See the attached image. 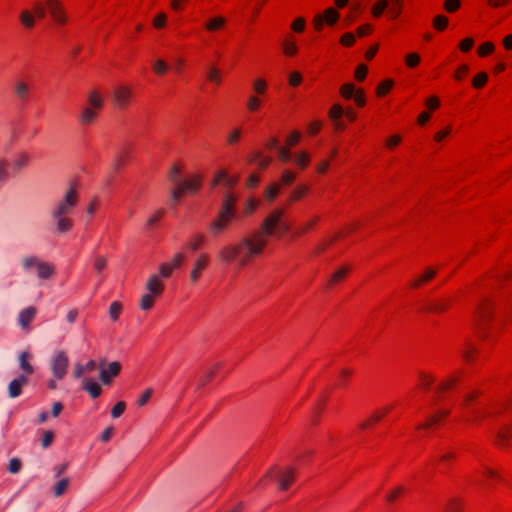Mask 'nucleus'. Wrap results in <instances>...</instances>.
I'll return each mask as SVG.
<instances>
[{"label":"nucleus","mask_w":512,"mask_h":512,"mask_svg":"<svg viewBox=\"0 0 512 512\" xmlns=\"http://www.w3.org/2000/svg\"><path fill=\"white\" fill-rule=\"evenodd\" d=\"M491 305L488 301H484L477 308L478 325L481 326L490 315Z\"/></svg>","instance_id":"5701e85b"},{"label":"nucleus","mask_w":512,"mask_h":512,"mask_svg":"<svg viewBox=\"0 0 512 512\" xmlns=\"http://www.w3.org/2000/svg\"><path fill=\"white\" fill-rule=\"evenodd\" d=\"M209 261L207 254L198 255L194 262V267L190 272V280L192 283H196L200 277L201 272L206 268Z\"/></svg>","instance_id":"f8f14e48"},{"label":"nucleus","mask_w":512,"mask_h":512,"mask_svg":"<svg viewBox=\"0 0 512 512\" xmlns=\"http://www.w3.org/2000/svg\"><path fill=\"white\" fill-rule=\"evenodd\" d=\"M121 310H122V305L119 302L115 301V302L111 303V305L109 307V316H110L111 320L116 321L119 318Z\"/></svg>","instance_id":"e433bc0d"},{"label":"nucleus","mask_w":512,"mask_h":512,"mask_svg":"<svg viewBox=\"0 0 512 512\" xmlns=\"http://www.w3.org/2000/svg\"><path fill=\"white\" fill-rule=\"evenodd\" d=\"M339 18V13L334 8H328L324 12V14H318L314 18V27L317 30H321L323 28L324 22H327L328 25H334Z\"/></svg>","instance_id":"0eeeda50"},{"label":"nucleus","mask_w":512,"mask_h":512,"mask_svg":"<svg viewBox=\"0 0 512 512\" xmlns=\"http://www.w3.org/2000/svg\"><path fill=\"white\" fill-rule=\"evenodd\" d=\"M261 105V100L255 96L251 95L247 101V109L251 112H254L259 109Z\"/></svg>","instance_id":"c03bdc74"},{"label":"nucleus","mask_w":512,"mask_h":512,"mask_svg":"<svg viewBox=\"0 0 512 512\" xmlns=\"http://www.w3.org/2000/svg\"><path fill=\"white\" fill-rule=\"evenodd\" d=\"M201 187V179L199 176H195L189 180L178 182L177 188L181 190L182 194L186 193H197Z\"/></svg>","instance_id":"ddd939ff"},{"label":"nucleus","mask_w":512,"mask_h":512,"mask_svg":"<svg viewBox=\"0 0 512 512\" xmlns=\"http://www.w3.org/2000/svg\"><path fill=\"white\" fill-rule=\"evenodd\" d=\"M300 138H301L300 133L298 131H294L288 135L287 144L289 146H294L299 142Z\"/></svg>","instance_id":"774afa93"},{"label":"nucleus","mask_w":512,"mask_h":512,"mask_svg":"<svg viewBox=\"0 0 512 512\" xmlns=\"http://www.w3.org/2000/svg\"><path fill=\"white\" fill-rule=\"evenodd\" d=\"M88 103L90 108L98 110L103 106V99L97 91H92L88 95Z\"/></svg>","instance_id":"393cba45"},{"label":"nucleus","mask_w":512,"mask_h":512,"mask_svg":"<svg viewBox=\"0 0 512 512\" xmlns=\"http://www.w3.org/2000/svg\"><path fill=\"white\" fill-rule=\"evenodd\" d=\"M146 290L149 294L160 296L164 290V284L160 281L158 275H151L146 283Z\"/></svg>","instance_id":"4468645a"},{"label":"nucleus","mask_w":512,"mask_h":512,"mask_svg":"<svg viewBox=\"0 0 512 512\" xmlns=\"http://www.w3.org/2000/svg\"><path fill=\"white\" fill-rule=\"evenodd\" d=\"M488 76L486 73L481 72L473 78L472 84L475 88H481L487 82Z\"/></svg>","instance_id":"49530a36"},{"label":"nucleus","mask_w":512,"mask_h":512,"mask_svg":"<svg viewBox=\"0 0 512 512\" xmlns=\"http://www.w3.org/2000/svg\"><path fill=\"white\" fill-rule=\"evenodd\" d=\"M179 174H180V169H179V167H178V166H176V165H174V166L170 169V171H169V173H168V178H169V180L173 181L174 183H176V184L178 185V182H180V181L178 180V176H179Z\"/></svg>","instance_id":"69168bd1"},{"label":"nucleus","mask_w":512,"mask_h":512,"mask_svg":"<svg viewBox=\"0 0 512 512\" xmlns=\"http://www.w3.org/2000/svg\"><path fill=\"white\" fill-rule=\"evenodd\" d=\"M283 214L282 209L274 210L263 220L260 231L237 243L223 246L217 255L219 260L224 264H235L237 268H243L252 257L262 253L268 237H281L289 231L290 226L282 221Z\"/></svg>","instance_id":"f257e3e1"},{"label":"nucleus","mask_w":512,"mask_h":512,"mask_svg":"<svg viewBox=\"0 0 512 512\" xmlns=\"http://www.w3.org/2000/svg\"><path fill=\"white\" fill-rule=\"evenodd\" d=\"M30 359L31 354L29 352L24 351L19 355V366L27 377L34 373V368L29 362Z\"/></svg>","instance_id":"6ab92c4d"},{"label":"nucleus","mask_w":512,"mask_h":512,"mask_svg":"<svg viewBox=\"0 0 512 512\" xmlns=\"http://www.w3.org/2000/svg\"><path fill=\"white\" fill-rule=\"evenodd\" d=\"M208 79L216 84L220 83L219 70L216 67H211L208 72Z\"/></svg>","instance_id":"0e129e2a"},{"label":"nucleus","mask_w":512,"mask_h":512,"mask_svg":"<svg viewBox=\"0 0 512 512\" xmlns=\"http://www.w3.org/2000/svg\"><path fill=\"white\" fill-rule=\"evenodd\" d=\"M344 114V110L341 105L335 104L331 107L329 111V117L332 120H339Z\"/></svg>","instance_id":"ea45409f"},{"label":"nucleus","mask_w":512,"mask_h":512,"mask_svg":"<svg viewBox=\"0 0 512 512\" xmlns=\"http://www.w3.org/2000/svg\"><path fill=\"white\" fill-rule=\"evenodd\" d=\"M309 190V187L307 185H301L293 190L291 194V200H298L301 199L305 193Z\"/></svg>","instance_id":"de8ad7c7"},{"label":"nucleus","mask_w":512,"mask_h":512,"mask_svg":"<svg viewBox=\"0 0 512 512\" xmlns=\"http://www.w3.org/2000/svg\"><path fill=\"white\" fill-rule=\"evenodd\" d=\"M436 273H437L436 269L428 268L420 278L416 279L413 282L412 286L419 287L422 283L427 282V281L431 280L432 278H434Z\"/></svg>","instance_id":"c756f323"},{"label":"nucleus","mask_w":512,"mask_h":512,"mask_svg":"<svg viewBox=\"0 0 512 512\" xmlns=\"http://www.w3.org/2000/svg\"><path fill=\"white\" fill-rule=\"evenodd\" d=\"M392 86H393L392 80H385L384 82H382L381 84L378 85L377 94L379 96L384 95Z\"/></svg>","instance_id":"864d4df0"},{"label":"nucleus","mask_w":512,"mask_h":512,"mask_svg":"<svg viewBox=\"0 0 512 512\" xmlns=\"http://www.w3.org/2000/svg\"><path fill=\"white\" fill-rule=\"evenodd\" d=\"M24 270L34 269L40 279H48L54 272V266L36 256H25L21 260Z\"/></svg>","instance_id":"f03ea898"},{"label":"nucleus","mask_w":512,"mask_h":512,"mask_svg":"<svg viewBox=\"0 0 512 512\" xmlns=\"http://www.w3.org/2000/svg\"><path fill=\"white\" fill-rule=\"evenodd\" d=\"M390 1L389 0H379L373 7H372V14L375 17H379L382 15L383 11L389 6Z\"/></svg>","instance_id":"f704fd0d"},{"label":"nucleus","mask_w":512,"mask_h":512,"mask_svg":"<svg viewBox=\"0 0 512 512\" xmlns=\"http://www.w3.org/2000/svg\"><path fill=\"white\" fill-rule=\"evenodd\" d=\"M97 118V111L95 109H92L90 107H84L82 109V113L80 115V123L82 125H89L93 123Z\"/></svg>","instance_id":"412c9836"},{"label":"nucleus","mask_w":512,"mask_h":512,"mask_svg":"<svg viewBox=\"0 0 512 512\" xmlns=\"http://www.w3.org/2000/svg\"><path fill=\"white\" fill-rule=\"evenodd\" d=\"M280 191V185L273 183L269 185L265 190V196L269 201H273Z\"/></svg>","instance_id":"c9c22d12"},{"label":"nucleus","mask_w":512,"mask_h":512,"mask_svg":"<svg viewBox=\"0 0 512 512\" xmlns=\"http://www.w3.org/2000/svg\"><path fill=\"white\" fill-rule=\"evenodd\" d=\"M20 21L27 29H32L35 25V16L28 10H23L20 14Z\"/></svg>","instance_id":"bb28decb"},{"label":"nucleus","mask_w":512,"mask_h":512,"mask_svg":"<svg viewBox=\"0 0 512 512\" xmlns=\"http://www.w3.org/2000/svg\"><path fill=\"white\" fill-rule=\"evenodd\" d=\"M105 360L100 361L99 379L104 385H109L111 379L117 376L121 370V364L117 361L111 362L107 368L104 367Z\"/></svg>","instance_id":"39448f33"},{"label":"nucleus","mask_w":512,"mask_h":512,"mask_svg":"<svg viewBox=\"0 0 512 512\" xmlns=\"http://www.w3.org/2000/svg\"><path fill=\"white\" fill-rule=\"evenodd\" d=\"M295 472L293 469H288L278 476V486L281 490H286L294 479Z\"/></svg>","instance_id":"aec40b11"},{"label":"nucleus","mask_w":512,"mask_h":512,"mask_svg":"<svg viewBox=\"0 0 512 512\" xmlns=\"http://www.w3.org/2000/svg\"><path fill=\"white\" fill-rule=\"evenodd\" d=\"M46 3L53 19L57 23L64 24L66 16L61 2L59 0H46Z\"/></svg>","instance_id":"9d476101"},{"label":"nucleus","mask_w":512,"mask_h":512,"mask_svg":"<svg viewBox=\"0 0 512 512\" xmlns=\"http://www.w3.org/2000/svg\"><path fill=\"white\" fill-rule=\"evenodd\" d=\"M182 196L183 194L181 190H179L177 187L172 189L170 192L169 204L172 207L176 206L180 202Z\"/></svg>","instance_id":"37998d69"},{"label":"nucleus","mask_w":512,"mask_h":512,"mask_svg":"<svg viewBox=\"0 0 512 512\" xmlns=\"http://www.w3.org/2000/svg\"><path fill=\"white\" fill-rule=\"evenodd\" d=\"M447 23L448 19L444 15H438L434 18V27L439 31L443 30L447 26Z\"/></svg>","instance_id":"09e8293b"},{"label":"nucleus","mask_w":512,"mask_h":512,"mask_svg":"<svg viewBox=\"0 0 512 512\" xmlns=\"http://www.w3.org/2000/svg\"><path fill=\"white\" fill-rule=\"evenodd\" d=\"M36 315V309L34 307H27L23 309L18 316V324L21 328L25 329L29 326L30 322Z\"/></svg>","instance_id":"dca6fc26"},{"label":"nucleus","mask_w":512,"mask_h":512,"mask_svg":"<svg viewBox=\"0 0 512 512\" xmlns=\"http://www.w3.org/2000/svg\"><path fill=\"white\" fill-rule=\"evenodd\" d=\"M444 7L447 12H455L460 7L459 0H446L444 3Z\"/></svg>","instance_id":"4d7b16f0"},{"label":"nucleus","mask_w":512,"mask_h":512,"mask_svg":"<svg viewBox=\"0 0 512 512\" xmlns=\"http://www.w3.org/2000/svg\"><path fill=\"white\" fill-rule=\"evenodd\" d=\"M267 84L263 79H258L253 83V88L256 93L263 94L266 91Z\"/></svg>","instance_id":"052dcab7"},{"label":"nucleus","mask_w":512,"mask_h":512,"mask_svg":"<svg viewBox=\"0 0 512 512\" xmlns=\"http://www.w3.org/2000/svg\"><path fill=\"white\" fill-rule=\"evenodd\" d=\"M205 240V236L203 234H200V233H197L195 234L191 241L188 243V247L191 251H196L198 250L201 245L203 244Z\"/></svg>","instance_id":"2f4dec72"},{"label":"nucleus","mask_w":512,"mask_h":512,"mask_svg":"<svg viewBox=\"0 0 512 512\" xmlns=\"http://www.w3.org/2000/svg\"><path fill=\"white\" fill-rule=\"evenodd\" d=\"M28 377L20 374L8 384V395L10 398H17L22 393V388L28 384Z\"/></svg>","instance_id":"6e6552de"},{"label":"nucleus","mask_w":512,"mask_h":512,"mask_svg":"<svg viewBox=\"0 0 512 512\" xmlns=\"http://www.w3.org/2000/svg\"><path fill=\"white\" fill-rule=\"evenodd\" d=\"M277 154H278V158L282 161V162H288L290 161L291 159V152L289 151L288 148H285V147H279L277 149Z\"/></svg>","instance_id":"3c124183"},{"label":"nucleus","mask_w":512,"mask_h":512,"mask_svg":"<svg viewBox=\"0 0 512 512\" xmlns=\"http://www.w3.org/2000/svg\"><path fill=\"white\" fill-rule=\"evenodd\" d=\"M367 71H368V68L366 65L364 64H360L356 71H355V77L358 81H363L366 77V74H367Z\"/></svg>","instance_id":"6e6d98bb"},{"label":"nucleus","mask_w":512,"mask_h":512,"mask_svg":"<svg viewBox=\"0 0 512 512\" xmlns=\"http://www.w3.org/2000/svg\"><path fill=\"white\" fill-rule=\"evenodd\" d=\"M235 203H236V198L233 197L231 194H226L224 196L220 212L235 217V215H236Z\"/></svg>","instance_id":"a211bd4d"},{"label":"nucleus","mask_w":512,"mask_h":512,"mask_svg":"<svg viewBox=\"0 0 512 512\" xmlns=\"http://www.w3.org/2000/svg\"><path fill=\"white\" fill-rule=\"evenodd\" d=\"M132 95V90L126 86H120L115 89L113 93V98L115 103L120 108H125L128 106L130 102V97Z\"/></svg>","instance_id":"9b49d317"},{"label":"nucleus","mask_w":512,"mask_h":512,"mask_svg":"<svg viewBox=\"0 0 512 512\" xmlns=\"http://www.w3.org/2000/svg\"><path fill=\"white\" fill-rule=\"evenodd\" d=\"M53 224L58 233H66L71 230L73 222L68 215L50 213Z\"/></svg>","instance_id":"1a4fd4ad"},{"label":"nucleus","mask_w":512,"mask_h":512,"mask_svg":"<svg viewBox=\"0 0 512 512\" xmlns=\"http://www.w3.org/2000/svg\"><path fill=\"white\" fill-rule=\"evenodd\" d=\"M125 408H126V403L124 401L117 402L111 409V416L113 418L120 417L123 414V412L125 411Z\"/></svg>","instance_id":"79ce46f5"},{"label":"nucleus","mask_w":512,"mask_h":512,"mask_svg":"<svg viewBox=\"0 0 512 512\" xmlns=\"http://www.w3.org/2000/svg\"><path fill=\"white\" fill-rule=\"evenodd\" d=\"M173 267L170 264H161L159 267L160 275L164 278L170 277L172 274Z\"/></svg>","instance_id":"e2e57ef3"},{"label":"nucleus","mask_w":512,"mask_h":512,"mask_svg":"<svg viewBox=\"0 0 512 512\" xmlns=\"http://www.w3.org/2000/svg\"><path fill=\"white\" fill-rule=\"evenodd\" d=\"M217 367H218V365H216L214 368H208L205 371L204 377L199 379L198 388L204 387L207 384V382L212 379V377L215 374V371H216Z\"/></svg>","instance_id":"58836bf2"},{"label":"nucleus","mask_w":512,"mask_h":512,"mask_svg":"<svg viewBox=\"0 0 512 512\" xmlns=\"http://www.w3.org/2000/svg\"><path fill=\"white\" fill-rule=\"evenodd\" d=\"M341 95L346 99H351L355 95V87L351 83H347L341 86Z\"/></svg>","instance_id":"4c0bfd02"},{"label":"nucleus","mask_w":512,"mask_h":512,"mask_svg":"<svg viewBox=\"0 0 512 512\" xmlns=\"http://www.w3.org/2000/svg\"><path fill=\"white\" fill-rule=\"evenodd\" d=\"M14 92L19 100L25 101L28 98L30 88L25 82L17 81L14 84Z\"/></svg>","instance_id":"4be33fe9"},{"label":"nucleus","mask_w":512,"mask_h":512,"mask_svg":"<svg viewBox=\"0 0 512 512\" xmlns=\"http://www.w3.org/2000/svg\"><path fill=\"white\" fill-rule=\"evenodd\" d=\"M166 19H167V17H166L165 13H163V12L159 13L153 20L154 27L157 29L163 28L166 24Z\"/></svg>","instance_id":"603ef678"},{"label":"nucleus","mask_w":512,"mask_h":512,"mask_svg":"<svg viewBox=\"0 0 512 512\" xmlns=\"http://www.w3.org/2000/svg\"><path fill=\"white\" fill-rule=\"evenodd\" d=\"M153 68L158 75H163L168 69V65L163 60H156L153 63Z\"/></svg>","instance_id":"8fccbe9b"},{"label":"nucleus","mask_w":512,"mask_h":512,"mask_svg":"<svg viewBox=\"0 0 512 512\" xmlns=\"http://www.w3.org/2000/svg\"><path fill=\"white\" fill-rule=\"evenodd\" d=\"M156 296L152 295V294H149V293H146L144 294L141 299H140V308L142 310H149L153 307L154 305V298Z\"/></svg>","instance_id":"473e14b6"},{"label":"nucleus","mask_w":512,"mask_h":512,"mask_svg":"<svg viewBox=\"0 0 512 512\" xmlns=\"http://www.w3.org/2000/svg\"><path fill=\"white\" fill-rule=\"evenodd\" d=\"M11 177L10 162L8 159L0 158V190Z\"/></svg>","instance_id":"f3484780"},{"label":"nucleus","mask_w":512,"mask_h":512,"mask_svg":"<svg viewBox=\"0 0 512 512\" xmlns=\"http://www.w3.org/2000/svg\"><path fill=\"white\" fill-rule=\"evenodd\" d=\"M235 217L218 212L217 216L213 221L209 224V229L212 235L217 236L218 234L225 231L229 225V223L234 219Z\"/></svg>","instance_id":"423d86ee"},{"label":"nucleus","mask_w":512,"mask_h":512,"mask_svg":"<svg viewBox=\"0 0 512 512\" xmlns=\"http://www.w3.org/2000/svg\"><path fill=\"white\" fill-rule=\"evenodd\" d=\"M392 6L390 7L388 13L391 18H397L401 14L403 0H390Z\"/></svg>","instance_id":"72a5a7b5"},{"label":"nucleus","mask_w":512,"mask_h":512,"mask_svg":"<svg viewBox=\"0 0 512 512\" xmlns=\"http://www.w3.org/2000/svg\"><path fill=\"white\" fill-rule=\"evenodd\" d=\"M295 179V174L289 170L282 173L281 180L285 185H290Z\"/></svg>","instance_id":"338daca9"},{"label":"nucleus","mask_w":512,"mask_h":512,"mask_svg":"<svg viewBox=\"0 0 512 512\" xmlns=\"http://www.w3.org/2000/svg\"><path fill=\"white\" fill-rule=\"evenodd\" d=\"M78 202V194L76 189L70 187L64 197L51 209L50 213L69 215Z\"/></svg>","instance_id":"7ed1b4c3"},{"label":"nucleus","mask_w":512,"mask_h":512,"mask_svg":"<svg viewBox=\"0 0 512 512\" xmlns=\"http://www.w3.org/2000/svg\"><path fill=\"white\" fill-rule=\"evenodd\" d=\"M82 388L89 393L92 398H97L101 395V386L92 378H84L82 380Z\"/></svg>","instance_id":"2eb2a0df"},{"label":"nucleus","mask_w":512,"mask_h":512,"mask_svg":"<svg viewBox=\"0 0 512 512\" xmlns=\"http://www.w3.org/2000/svg\"><path fill=\"white\" fill-rule=\"evenodd\" d=\"M448 414H449V410H441L436 415L431 416L429 418V420L427 421V423H425L424 425L418 426V428H422V427L427 428V427L435 424L440 417H445Z\"/></svg>","instance_id":"a19ab883"},{"label":"nucleus","mask_w":512,"mask_h":512,"mask_svg":"<svg viewBox=\"0 0 512 512\" xmlns=\"http://www.w3.org/2000/svg\"><path fill=\"white\" fill-rule=\"evenodd\" d=\"M69 360L66 352L63 350L58 351L51 359V371L54 377L58 380L64 378L67 373Z\"/></svg>","instance_id":"20e7f679"},{"label":"nucleus","mask_w":512,"mask_h":512,"mask_svg":"<svg viewBox=\"0 0 512 512\" xmlns=\"http://www.w3.org/2000/svg\"><path fill=\"white\" fill-rule=\"evenodd\" d=\"M30 158L27 153H20L17 158L13 162V167L15 171H20L23 168L27 167L29 164Z\"/></svg>","instance_id":"a878e982"},{"label":"nucleus","mask_w":512,"mask_h":512,"mask_svg":"<svg viewBox=\"0 0 512 512\" xmlns=\"http://www.w3.org/2000/svg\"><path fill=\"white\" fill-rule=\"evenodd\" d=\"M69 483H70L69 478H62L61 480H59L53 488V495L55 497L62 496L66 492V490L69 486Z\"/></svg>","instance_id":"cd10ccee"},{"label":"nucleus","mask_w":512,"mask_h":512,"mask_svg":"<svg viewBox=\"0 0 512 512\" xmlns=\"http://www.w3.org/2000/svg\"><path fill=\"white\" fill-rule=\"evenodd\" d=\"M420 62V56L417 53H410L406 57V64L409 67H415Z\"/></svg>","instance_id":"13d9d810"},{"label":"nucleus","mask_w":512,"mask_h":512,"mask_svg":"<svg viewBox=\"0 0 512 512\" xmlns=\"http://www.w3.org/2000/svg\"><path fill=\"white\" fill-rule=\"evenodd\" d=\"M226 20L222 16H217L206 22L205 28L209 31H215L225 24Z\"/></svg>","instance_id":"c85d7f7f"},{"label":"nucleus","mask_w":512,"mask_h":512,"mask_svg":"<svg viewBox=\"0 0 512 512\" xmlns=\"http://www.w3.org/2000/svg\"><path fill=\"white\" fill-rule=\"evenodd\" d=\"M251 163H256L260 168L265 169L271 163V157H263L260 152H254L249 158Z\"/></svg>","instance_id":"b1692460"},{"label":"nucleus","mask_w":512,"mask_h":512,"mask_svg":"<svg viewBox=\"0 0 512 512\" xmlns=\"http://www.w3.org/2000/svg\"><path fill=\"white\" fill-rule=\"evenodd\" d=\"M22 462L19 458H12L8 464V471L12 474H16L20 471Z\"/></svg>","instance_id":"a18cd8bd"},{"label":"nucleus","mask_w":512,"mask_h":512,"mask_svg":"<svg viewBox=\"0 0 512 512\" xmlns=\"http://www.w3.org/2000/svg\"><path fill=\"white\" fill-rule=\"evenodd\" d=\"M448 306H449V302L448 301H446V300H438V301L431 302L427 306V310L439 313V312L444 311Z\"/></svg>","instance_id":"7c9ffc66"},{"label":"nucleus","mask_w":512,"mask_h":512,"mask_svg":"<svg viewBox=\"0 0 512 512\" xmlns=\"http://www.w3.org/2000/svg\"><path fill=\"white\" fill-rule=\"evenodd\" d=\"M308 162H309V155L306 152L300 153L299 156L296 158L297 165L302 169L306 168Z\"/></svg>","instance_id":"bf43d9fd"},{"label":"nucleus","mask_w":512,"mask_h":512,"mask_svg":"<svg viewBox=\"0 0 512 512\" xmlns=\"http://www.w3.org/2000/svg\"><path fill=\"white\" fill-rule=\"evenodd\" d=\"M54 439V433L50 430L46 431L42 437L41 445L43 448H48Z\"/></svg>","instance_id":"5fc2aeb1"},{"label":"nucleus","mask_w":512,"mask_h":512,"mask_svg":"<svg viewBox=\"0 0 512 512\" xmlns=\"http://www.w3.org/2000/svg\"><path fill=\"white\" fill-rule=\"evenodd\" d=\"M348 272L347 268H341L337 270L330 278V283H336L340 281Z\"/></svg>","instance_id":"680f3d73"}]
</instances>
